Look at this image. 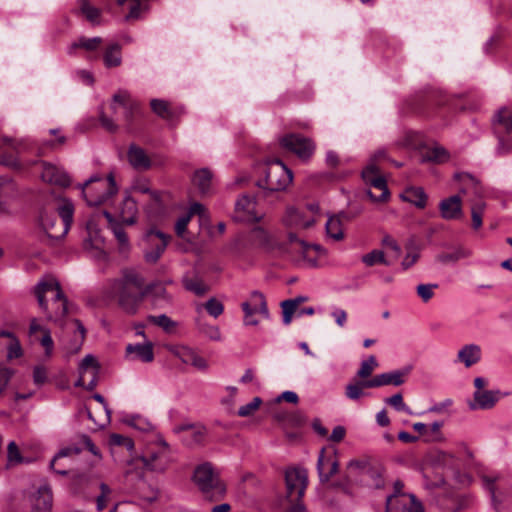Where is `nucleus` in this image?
Returning <instances> with one entry per match:
<instances>
[{"mask_svg":"<svg viewBox=\"0 0 512 512\" xmlns=\"http://www.w3.org/2000/svg\"><path fill=\"white\" fill-rule=\"evenodd\" d=\"M140 459L146 469L160 473L164 472L173 461L171 448L163 438H158L149 444Z\"/></svg>","mask_w":512,"mask_h":512,"instance_id":"1a4fd4ad","label":"nucleus"},{"mask_svg":"<svg viewBox=\"0 0 512 512\" xmlns=\"http://www.w3.org/2000/svg\"><path fill=\"white\" fill-rule=\"evenodd\" d=\"M103 61L107 68L120 66L122 63L120 45L117 43L109 45L104 52Z\"/></svg>","mask_w":512,"mask_h":512,"instance_id":"79ce46f5","label":"nucleus"},{"mask_svg":"<svg viewBox=\"0 0 512 512\" xmlns=\"http://www.w3.org/2000/svg\"><path fill=\"white\" fill-rule=\"evenodd\" d=\"M431 460L435 465L452 467L454 465V457L452 454L444 451H435L431 455Z\"/></svg>","mask_w":512,"mask_h":512,"instance_id":"680f3d73","label":"nucleus"},{"mask_svg":"<svg viewBox=\"0 0 512 512\" xmlns=\"http://www.w3.org/2000/svg\"><path fill=\"white\" fill-rule=\"evenodd\" d=\"M7 462L9 465H17L24 462L20 449L14 441L7 445Z\"/></svg>","mask_w":512,"mask_h":512,"instance_id":"bf43d9fd","label":"nucleus"},{"mask_svg":"<svg viewBox=\"0 0 512 512\" xmlns=\"http://www.w3.org/2000/svg\"><path fill=\"white\" fill-rule=\"evenodd\" d=\"M31 512H51L53 505L52 491L48 485L40 486L28 496Z\"/></svg>","mask_w":512,"mask_h":512,"instance_id":"4be33fe9","label":"nucleus"},{"mask_svg":"<svg viewBox=\"0 0 512 512\" xmlns=\"http://www.w3.org/2000/svg\"><path fill=\"white\" fill-rule=\"evenodd\" d=\"M153 285H145L144 276L135 269H126L122 277L113 282V292L119 307L127 314H136Z\"/></svg>","mask_w":512,"mask_h":512,"instance_id":"f257e3e1","label":"nucleus"},{"mask_svg":"<svg viewBox=\"0 0 512 512\" xmlns=\"http://www.w3.org/2000/svg\"><path fill=\"white\" fill-rule=\"evenodd\" d=\"M338 460L336 458V452H328L326 449H322L318 456L317 470L321 482H328L338 472Z\"/></svg>","mask_w":512,"mask_h":512,"instance_id":"412c9836","label":"nucleus"},{"mask_svg":"<svg viewBox=\"0 0 512 512\" xmlns=\"http://www.w3.org/2000/svg\"><path fill=\"white\" fill-rule=\"evenodd\" d=\"M154 288L148 294L152 297L153 305L158 306L162 303H169L171 301L170 295L167 293L165 287L158 283H152Z\"/></svg>","mask_w":512,"mask_h":512,"instance_id":"603ef678","label":"nucleus"},{"mask_svg":"<svg viewBox=\"0 0 512 512\" xmlns=\"http://www.w3.org/2000/svg\"><path fill=\"white\" fill-rule=\"evenodd\" d=\"M35 295L47 319L60 322L67 313V299L59 282L51 276L42 279L35 287Z\"/></svg>","mask_w":512,"mask_h":512,"instance_id":"7ed1b4c3","label":"nucleus"},{"mask_svg":"<svg viewBox=\"0 0 512 512\" xmlns=\"http://www.w3.org/2000/svg\"><path fill=\"white\" fill-rule=\"evenodd\" d=\"M127 160L129 164L138 171L149 170L154 165L153 158L136 144H131L128 147Z\"/></svg>","mask_w":512,"mask_h":512,"instance_id":"cd10ccee","label":"nucleus"},{"mask_svg":"<svg viewBox=\"0 0 512 512\" xmlns=\"http://www.w3.org/2000/svg\"><path fill=\"white\" fill-rule=\"evenodd\" d=\"M68 325L70 329L77 330V334H75L72 344L67 348L68 353L73 354L77 353L81 349L86 331L82 323L77 319L69 321Z\"/></svg>","mask_w":512,"mask_h":512,"instance_id":"a19ab883","label":"nucleus"},{"mask_svg":"<svg viewBox=\"0 0 512 512\" xmlns=\"http://www.w3.org/2000/svg\"><path fill=\"white\" fill-rule=\"evenodd\" d=\"M111 109L114 114L121 110L123 118L129 122L134 111L137 109L136 103L131 99L130 94L125 90H119L112 97Z\"/></svg>","mask_w":512,"mask_h":512,"instance_id":"393cba45","label":"nucleus"},{"mask_svg":"<svg viewBox=\"0 0 512 512\" xmlns=\"http://www.w3.org/2000/svg\"><path fill=\"white\" fill-rule=\"evenodd\" d=\"M372 379L369 380H358L355 379L354 381L347 384L345 389V395L348 399L356 401L359 400L361 397L365 395L364 390L368 388H374V385H371Z\"/></svg>","mask_w":512,"mask_h":512,"instance_id":"e433bc0d","label":"nucleus"},{"mask_svg":"<svg viewBox=\"0 0 512 512\" xmlns=\"http://www.w3.org/2000/svg\"><path fill=\"white\" fill-rule=\"evenodd\" d=\"M201 332L212 341L222 340V333L216 325L204 324L201 327Z\"/></svg>","mask_w":512,"mask_h":512,"instance_id":"774afa93","label":"nucleus"},{"mask_svg":"<svg viewBox=\"0 0 512 512\" xmlns=\"http://www.w3.org/2000/svg\"><path fill=\"white\" fill-rule=\"evenodd\" d=\"M437 288L438 284L436 283L419 284L416 287V292L417 295L421 298V300L426 303L433 298L434 291Z\"/></svg>","mask_w":512,"mask_h":512,"instance_id":"e2e57ef3","label":"nucleus"},{"mask_svg":"<svg viewBox=\"0 0 512 512\" xmlns=\"http://www.w3.org/2000/svg\"><path fill=\"white\" fill-rule=\"evenodd\" d=\"M105 217L109 221L111 230L117 239L121 252L125 253L129 250V240L126 232L122 228V226L113 221L112 216L108 212H104Z\"/></svg>","mask_w":512,"mask_h":512,"instance_id":"ea45409f","label":"nucleus"},{"mask_svg":"<svg viewBox=\"0 0 512 512\" xmlns=\"http://www.w3.org/2000/svg\"><path fill=\"white\" fill-rule=\"evenodd\" d=\"M308 483L307 470L302 467H290L285 471V499L282 512H305L302 498Z\"/></svg>","mask_w":512,"mask_h":512,"instance_id":"20e7f679","label":"nucleus"},{"mask_svg":"<svg viewBox=\"0 0 512 512\" xmlns=\"http://www.w3.org/2000/svg\"><path fill=\"white\" fill-rule=\"evenodd\" d=\"M151 108L154 113L162 118L170 117L171 112L169 110L168 103L164 100L153 99L151 101Z\"/></svg>","mask_w":512,"mask_h":512,"instance_id":"69168bd1","label":"nucleus"},{"mask_svg":"<svg viewBox=\"0 0 512 512\" xmlns=\"http://www.w3.org/2000/svg\"><path fill=\"white\" fill-rule=\"evenodd\" d=\"M235 218L239 221H259L262 217L256 214V201L253 196L243 194L235 203Z\"/></svg>","mask_w":512,"mask_h":512,"instance_id":"5701e85b","label":"nucleus"},{"mask_svg":"<svg viewBox=\"0 0 512 512\" xmlns=\"http://www.w3.org/2000/svg\"><path fill=\"white\" fill-rule=\"evenodd\" d=\"M125 357L130 361L151 363L154 360V346L151 341L128 344L125 349Z\"/></svg>","mask_w":512,"mask_h":512,"instance_id":"b1692460","label":"nucleus"},{"mask_svg":"<svg viewBox=\"0 0 512 512\" xmlns=\"http://www.w3.org/2000/svg\"><path fill=\"white\" fill-rule=\"evenodd\" d=\"M119 6L128 5L129 12L125 16L126 21L137 20L141 17L145 7L142 6L141 0H116Z\"/></svg>","mask_w":512,"mask_h":512,"instance_id":"09e8293b","label":"nucleus"},{"mask_svg":"<svg viewBox=\"0 0 512 512\" xmlns=\"http://www.w3.org/2000/svg\"><path fill=\"white\" fill-rule=\"evenodd\" d=\"M244 312V317L250 318L259 313L263 317L269 316L268 306L264 295L259 291H253L250 294L249 300L241 304Z\"/></svg>","mask_w":512,"mask_h":512,"instance_id":"bb28decb","label":"nucleus"},{"mask_svg":"<svg viewBox=\"0 0 512 512\" xmlns=\"http://www.w3.org/2000/svg\"><path fill=\"white\" fill-rule=\"evenodd\" d=\"M138 207L136 200L131 195H126L122 201L119 216L123 223L132 225L136 222Z\"/></svg>","mask_w":512,"mask_h":512,"instance_id":"c9c22d12","label":"nucleus"},{"mask_svg":"<svg viewBox=\"0 0 512 512\" xmlns=\"http://www.w3.org/2000/svg\"><path fill=\"white\" fill-rule=\"evenodd\" d=\"M378 367V362L375 356L371 355L366 360H363L356 373L358 380H368L373 371Z\"/></svg>","mask_w":512,"mask_h":512,"instance_id":"3c124183","label":"nucleus"},{"mask_svg":"<svg viewBox=\"0 0 512 512\" xmlns=\"http://www.w3.org/2000/svg\"><path fill=\"white\" fill-rule=\"evenodd\" d=\"M455 178L460 183V192L467 194L472 191L475 195L481 194V187L478 180L468 173H458Z\"/></svg>","mask_w":512,"mask_h":512,"instance_id":"4c0bfd02","label":"nucleus"},{"mask_svg":"<svg viewBox=\"0 0 512 512\" xmlns=\"http://www.w3.org/2000/svg\"><path fill=\"white\" fill-rule=\"evenodd\" d=\"M283 323L289 325L292 321L293 315L299 312V307L296 305V301L291 299L285 300L281 303Z\"/></svg>","mask_w":512,"mask_h":512,"instance_id":"4d7b16f0","label":"nucleus"},{"mask_svg":"<svg viewBox=\"0 0 512 512\" xmlns=\"http://www.w3.org/2000/svg\"><path fill=\"white\" fill-rule=\"evenodd\" d=\"M439 211L441 217L445 220L459 219L463 214L460 196L453 195L440 201Z\"/></svg>","mask_w":512,"mask_h":512,"instance_id":"c756f323","label":"nucleus"},{"mask_svg":"<svg viewBox=\"0 0 512 512\" xmlns=\"http://www.w3.org/2000/svg\"><path fill=\"white\" fill-rule=\"evenodd\" d=\"M41 178L44 182L59 187H67L70 184V177L61 167L48 163H42Z\"/></svg>","mask_w":512,"mask_h":512,"instance_id":"a878e982","label":"nucleus"},{"mask_svg":"<svg viewBox=\"0 0 512 512\" xmlns=\"http://www.w3.org/2000/svg\"><path fill=\"white\" fill-rule=\"evenodd\" d=\"M168 350L186 365H191L198 370H205L208 367L207 361L189 346L172 345Z\"/></svg>","mask_w":512,"mask_h":512,"instance_id":"aec40b11","label":"nucleus"},{"mask_svg":"<svg viewBox=\"0 0 512 512\" xmlns=\"http://www.w3.org/2000/svg\"><path fill=\"white\" fill-rule=\"evenodd\" d=\"M448 159V152L441 146L428 149L423 156L424 161L444 162Z\"/></svg>","mask_w":512,"mask_h":512,"instance_id":"13d9d810","label":"nucleus"},{"mask_svg":"<svg viewBox=\"0 0 512 512\" xmlns=\"http://www.w3.org/2000/svg\"><path fill=\"white\" fill-rule=\"evenodd\" d=\"M168 242V235L155 228L149 229L141 241L145 261L151 264L156 263L164 253Z\"/></svg>","mask_w":512,"mask_h":512,"instance_id":"f8f14e48","label":"nucleus"},{"mask_svg":"<svg viewBox=\"0 0 512 512\" xmlns=\"http://www.w3.org/2000/svg\"><path fill=\"white\" fill-rule=\"evenodd\" d=\"M130 191L132 193L149 194L151 199L156 203L160 201V194L157 191L151 190L146 180H137L133 182Z\"/></svg>","mask_w":512,"mask_h":512,"instance_id":"864d4df0","label":"nucleus"},{"mask_svg":"<svg viewBox=\"0 0 512 512\" xmlns=\"http://www.w3.org/2000/svg\"><path fill=\"white\" fill-rule=\"evenodd\" d=\"M73 213L74 207L69 201L61 205L49 204L39 210L38 224L49 238L59 240L69 231Z\"/></svg>","mask_w":512,"mask_h":512,"instance_id":"f03ea898","label":"nucleus"},{"mask_svg":"<svg viewBox=\"0 0 512 512\" xmlns=\"http://www.w3.org/2000/svg\"><path fill=\"white\" fill-rule=\"evenodd\" d=\"M400 198L417 208L423 209L427 204V194L422 187L409 186L400 194Z\"/></svg>","mask_w":512,"mask_h":512,"instance_id":"72a5a7b5","label":"nucleus"},{"mask_svg":"<svg viewBox=\"0 0 512 512\" xmlns=\"http://www.w3.org/2000/svg\"><path fill=\"white\" fill-rule=\"evenodd\" d=\"M482 357L481 347L477 344H466L457 352V361L469 368L477 364Z\"/></svg>","mask_w":512,"mask_h":512,"instance_id":"473e14b6","label":"nucleus"},{"mask_svg":"<svg viewBox=\"0 0 512 512\" xmlns=\"http://www.w3.org/2000/svg\"><path fill=\"white\" fill-rule=\"evenodd\" d=\"M249 236H250V240L254 244L259 245L264 248H267V249L272 248L271 237H270L269 233L266 230H264L262 227H260V226L254 227L250 231Z\"/></svg>","mask_w":512,"mask_h":512,"instance_id":"de8ad7c7","label":"nucleus"},{"mask_svg":"<svg viewBox=\"0 0 512 512\" xmlns=\"http://www.w3.org/2000/svg\"><path fill=\"white\" fill-rule=\"evenodd\" d=\"M82 195L90 206H97L108 201L117 192V185L112 173L106 177L95 174L79 185Z\"/></svg>","mask_w":512,"mask_h":512,"instance_id":"423d86ee","label":"nucleus"},{"mask_svg":"<svg viewBox=\"0 0 512 512\" xmlns=\"http://www.w3.org/2000/svg\"><path fill=\"white\" fill-rule=\"evenodd\" d=\"M192 182L201 194H206L212 185V173L206 168L197 170L193 175Z\"/></svg>","mask_w":512,"mask_h":512,"instance_id":"58836bf2","label":"nucleus"},{"mask_svg":"<svg viewBox=\"0 0 512 512\" xmlns=\"http://www.w3.org/2000/svg\"><path fill=\"white\" fill-rule=\"evenodd\" d=\"M385 402L397 411H403L409 415H413L412 410L405 404L401 393H396L391 397L386 398Z\"/></svg>","mask_w":512,"mask_h":512,"instance_id":"052dcab7","label":"nucleus"},{"mask_svg":"<svg viewBox=\"0 0 512 512\" xmlns=\"http://www.w3.org/2000/svg\"><path fill=\"white\" fill-rule=\"evenodd\" d=\"M205 309L209 315H211L214 318H217L223 313L224 306L219 300L215 298H210L205 304Z\"/></svg>","mask_w":512,"mask_h":512,"instance_id":"338daca9","label":"nucleus"},{"mask_svg":"<svg viewBox=\"0 0 512 512\" xmlns=\"http://www.w3.org/2000/svg\"><path fill=\"white\" fill-rule=\"evenodd\" d=\"M192 481L203 497L210 501H219L226 495V484L210 462H204L195 467Z\"/></svg>","mask_w":512,"mask_h":512,"instance_id":"39448f33","label":"nucleus"},{"mask_svg":"<svg viewBox=\"0 0 512 512\" xmlns=\"http://www.w3.org/2000/svg\"><path fill=\"white\" fill-rule=\"evenodd\" d=\"M81 452V449L76 446H68L59 450L53 457L50 467L55 473L60 475H68L71 471V465L76 457Z\"/></svg>","mask_w":512,"mask_h":512,"instance_id":"6ab92c4d","label":"nucleus"},{"mask_svg":"<svg viewBox=\"0 0 512 512\" xmlns=\"http://www.w3.org/2000/svg\"><path fill=\"white\" fill-rule=\"evenodd\" d=\"M290 249L299 254L303 260L310 265L315 266L318 258L324 253V249L319 245H310L300 239L295 233L288 234Z\"/></svg>","mask_w":512,"mask_h":512,"instance_id":"f3484780","label":"nucleus"},{"mask_svg":"<svg viewBox=\"0 0 512 512\" xmlns=\"http://www.w3.org/2000/svg\"><path fill=\"white\" fill-rule=\"evenodd\" d=\"M78 4L81 13L91 24H100L101 9L93 6L88 0H79Z\"/></svg>","mask_w":512,"mask_h":512,"instance_id":"c03bdc74","label":"nucleus"},{"mask_svg":"<svg viewBox=\"0 0 512 512\" xmlns=\"http://www.w3.org/2000/svg\"><path fill=\"white\" fill-rule=\"evenodd\" d=\"M102 43L103 39L101 37L87 38L81 36L68 46L67 53L70 56H75L77 54L78 49H84L88 52H93L98 50Z\"/></svg>","mask_w":512,"mask_h":512,"instance_id":"f704fd0d","label":"nucleus"},{"mask_svg":"<svg viewBox=\"0 0 512 512\" xmlns=\"http://www.w3.org/2000/svg\"><path fill=\"white\" fill-rule=\"evenodd\" d=\"M182 283L186 290L199 296L203 295L207 291V286L196 275L190 276L186 274L182 279Z\"/></svg>","mask_w":512,"mask_h":512,"instance_id":"49530a36","label":"nucleus"},{"mask_svg":"<svg viewBox=\"0 0 512 512\" xmlns=\"http://www.w3.org/2000/svg\"><path fill=\"white\" fill-rule=\"evenodd\" d=\"M262 400L260 397H255L253 400L238 409L240 417H248L253 415L260 407Z\"/></svg>","mask_w":512,"mask_h":512,"instance_id":"0e129e2a","label":"nucleus"},{"mask_svg":"<svg viewBox=\"0 0 512 512\" xmlns=\"http://www.w3.org/2000/svg\"><path fill=\"white\" fill-rule=\"evenodd\" d=\"M29 340L32 344H39L44 350V357L50 359L54 354V341L51 331L36 318H33L28 330Z\"/></svg>","mask_w":512,"mask_h":512,"instance_id":"2eb2a0df","label":"nucleus"},{"mask_svg":"<svg viewBox=\"0 0 512 512\" xmlns=\"http://www.w3.org/2000/svg\"><path fill=\"white\" fill-rule=\"evenodd\" d=\"M471 255H472V251L470 249L465 248L463 246H459V247L454 248L450 252L441 253L438 256V260L441 263L447 264V263L457 262L461 259L468 258Z\"/></svg>","mask_w":512,"mask_h":512,"instance_id":"37998d69","label":"nucleus"},{"mask_svg":"<svg viewBox=\"0 0 512 512\" xmlns=\"http://www.w3.org/2000/svg\"><path fill=\"white\" fill-rule=\"evenodd\" d=\"M408 373L409 369L381 373L371 378L373 382L371 385H374V388L387 385L400 386L405 382Z\"/></svg>","mask_w":512,"mask_h":512,"instance_id":"7c9ffc66","label":"nucleus"},{"mask_svg":"<svg viewBox=\"0 0 512 512\" xmlns=\"http://www.w3.org/2000/svg\"><path fill=\"white\" fill-rule=\"evenodd\" d=\"M326 233L333 240L339 241L343 239V229L341 220L337 216H331L326 222Z\"/></svg>","mask_w":512,"mask_h":512,"instance_id":"8fccbe9b","label":"nucleus"},{"mask_svg":"<svg viewBox=\"0 0 512 512\" xmlns=\"http://www.w3.org/2000/svg\"><path fill=\"white\" fill-rule=\"evenodd\" d=\"M262 173L263 177L257 181V185L270 192L285 190L293 179L292 171L279 159L266 162Z\"/></svg>","mask_w":512,"mask_h":512,"instance_id":"6e6552de","label":"nucleus"},{"mask_svg":"<svg viewBox=\"0 0 512 512\" xmlns=\"http://www.w3.org/2000/svg\"><path fill=\"white\" fill-rule=\"evenodd\" d=\"M319 215V206L316 203L303 208L290 206L286 209L282 222L287 228L305 230L316 223Z\"/></svg>","mask_w":512,"mask_h":512,"instance_id":"9b49d317","label":"nucleus"},{"mask_svg":"<svg viewBox=\"0 0 512 512\" xmlns=\"http://www.w3.org/2000/svg\"><path fill=\"white\" fill-rule=\"evenodd\" d=\"M499 400V390H476L473 394V400L468 405L471 410H488L493 408Z\"/></svg>","mask_w":512,"mask_h":512,"instance_id":"c85d7f7f","label":"nucleus"},{"mask_svg":"<svg viewBox=\"0 0 512 512\" xmlns=\"http://www.w3.org/2000/svg\"><path fill=\"white\" fill-rule=\"evenodd\" d=\"M175 431L183 432L182 441L190 447L203 443L206 436V429L198 425L180 426Z\"/></svg>","mask_w":512,"mask_h":512,"instance_id":"2f4dec72","label":"nucleus"},{"mask_svg":"<svg viewBox=\"0 0 512 512\" xmlns=\"http://www.w3.org/2000/svg\"><path fill=\"white\" fill-rule=\"evenodd\" d=\"M493 124L498 140L496 154L505 156L512 153V110L505 107L499 109L494 116Z\"/></svg>","mask_w":512,"mask_h":512,"instance_id":"9d476101","label":"nucleus"},{"mask_svg":"<svg viewBox=\"0 0 512 512\" xmlns=\"http://www.w3.org/2000/svg\"><path fill=\"white\" fill-rule=\"evenodd\" d=\"M422 504L413 494L392 495L388 497L386 512H422Z\"/></svg>","mask_w":512,"mask_h":512,"instance_id":"a211bd4d","label":"nucleus"},{"mask_svg":"<svg viewBox=\"0 0 512 512\" xmlns=\"http://www.w3.org/2000/svg\"><path fill=\"white\" fill-rule=\"evenodd\" d=\"M361 260L368 267L374 266L376 264L388 265L384 252L377 249L363 255Z\"/></svg>","mask_w":512,"mask_h":512,"instance_id":"5fc2aeb1","label":"nucleus"},{"mask_svg":"<svg viewBox=\"0 0 512 512\" xmlns=\"http://www.w3.org/2000/svg\"><path fill=\"white\" fill-rule=\"evenodd\" d=\"M387 159L385 149L377 150L371 157L369 164L362 171V178L367 185L371 188L380 191V194H375L371 189L367 191V196L373 202H385L390 197V192L387 187L386 180L379 174L377 166L378 162Z\"/></svg>","mask_w":512,"mask_h":512,"instance_id":"0eeeda50","label":"nucleus"},{"mask_svg":"<svg viewBox=\"0 0 512 512\" xmlns=\"http://www.w3.org/2000/svg\"><path fill=\"white\" fill-rule=\"evenodd\" d=\"M99 370L100 366L96 358L91 354L86 355L79 364V377L75 386L93 390L97 385Z\"/></svg>","mask_w":512,"mask_h":512,"instance_id":"4468645a","label":"nucleus"},{"mask_svg":"<svg viewBox=\"0 0 512 512\" xmlns=\"http://www.w3.org/2000/svg\"><path fill=\"white\" fill-rule=\"evenodd\" d=\"M280 145L302 160L310 159L315 151V144L310 138L295 133L283 136L280 139Z\"/></svg>","mask_w":512,"mask_h":512,"instance_id":"ddd939ff","label":"nucleus"},{"mask_svg":"<svg viewBox=\"0 0 512 512\" xmlns=\"http://www.w3.org/2000/svg\"><path fill=\"white\" fill-rule=\"evenodd\" d=\"M149 323H152L160 328H162L166 333H174L178 327V323L168 317L166 314L161 315H149L147 317Z\"/></svg>","mask_w":512,"mask_h":512,"instance_id":"a18cd8bd","label":"nucleus"},{"mask_svg":"<svg viewBox=\"0 0 512 512\" xmlns=\"http://www.w3.org/2000/svg\"><path fill=\"white\" fill-rule=\"evenodd\" d=\"M486 208V204L483 201H478L472 204L471 207V218H472V227L475 230H478L482 226V217Z\"/></svg>","mask_w":512,"mask_h":512,"instance_id":"6e6d98bb","label":"nucleus"},{"mask_svg":"<svg viewBox=\"0 0 512 512\" xmlns=\"http://www.w3.org/2000/svg\"><path fill=\"white\" fill-rule=\"evenodd\" d=\"M347 469L349 477H360V481L366 485L379 487L382 483L380 473L365 461L352 460Z\"/></svg>","mask_w":512,"mask_h":512,"instance_id":"dca6fc26","label":"nucleus"}]
</instances>
